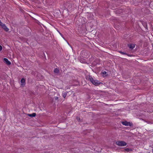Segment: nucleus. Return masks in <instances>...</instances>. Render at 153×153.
<instances>
[{
  "instance_id": "nucleus-1",
  "label": "nucleus",
  "mask_w": 153,
  "mask_h": 153,
  "mask_svg": "<svg viewBox=\"0 0 153 153\" xmlns=\"http://www.w3.org/2000/svg\"><path fill=\"white\" fill-rule=\"evenodd\" d=\"M88 80H89L93 85L95 86H98L100 84L103 85L102 82H100V81L96 80H94L91 76H89V78Z\"/></svg>"
},
{
  "instance_id": "nucleus-2",
  "label": "nucleus",
  "mask_w": 153,
  "mask_h": 153,
  "mask_svg": "<svg viewBox=\"0 0 153 153\" xmlns=\"http://www.w3.org/2000/svg\"><path fill=\"white\" fill-rule=\"evenodd\" d=\"M80 55L83 57L87 58L89 56V52L86 50H83L81 51Z\"/></svg>"
},
{
  "instance_id": "nucleus-3",
  "label": "nucleus",
  "mask_w": 153,
  "mask_h": 153,
  "mask_svg": "<svg viewBox=\"0 0 153 153\" xmlns=\"http://www.w3.org/2000/svg\"><path fill=\"white\" fill-rule=\"evenodd\" d=\"M116 144L121 146H124L126 145L127 143L124 141H118L116 142Z\"/></svg>"
},
{
  "instance_id": "nucleus-4",
  "label": "nucleus",
  "mask_w": 153,
  "mask_h": 153,
  "mask_svg": "<svg viewBox=\"0 0 153 153\" xmlns=\"http://www.w3.org/2000/svg\"><path fill=\"white\" fill-rule=\"evenodd\" d=\"M122 123L123 125L126 126H133L132 123L129 122L125 121L122 122Z\"/></svg>"
},
{
  "instance_id": "nucleus-5",
  "label": "nucleus",
  "mask_w": 153,
  "mask_h": 153,
  "mask_svg": "<svg viewBox=\"0 0 153 153\" xmlns=\"http://www.w3.org/2000/svg\"><path fill=\"white\" fill-rule=\"evenodd\" d=\"M21 87H23L25 86L26 82L24 78H22L20 81Z\"/></svg>"
},
{
  "instance_id": "nucleus-6",
  "label": "nucleus",
  "mask_w": 153,
  "mask_h": 153,
  "mask_svg": "<svg viewBox=\"0 0 153 153\" xmlns=\"http://www.w3.org/2000/svg\"><path fill=\"white\" fill-rule=\"evenodd\" d=\"M123 10L121 9H117L115 11V13L118 15L121 14L123 13Z\"/></svg>"
},
{
  "instance_id": "nucleus-7",
  "label": "nucleus",
  "mask_w": 153,
  "mask_h": 153,
  "mask_svg": "<svg viewBox=\"0 0 153 153\" xmlns=\"http://www.w3.org/2000/svg\"><path fill=\"white\" fill-rule=\"evenodd\" d=\"M4 61L6 64L8 65H10L11 64V62H10L8 59L6 58H4Z\"/></svg>"
},
{
  "instance_id": "nucleus-8",
  "label": "nucleus",
  "mask_w": 153,
  "mask_h": 153,
  "mask_svg": "<svg viewBox=\"0 0 153 153\" xmlns=\"http://www.w3.org/2000/svg\"><path fill=\"white\" fill-rule=\"evenodd\" d=\"M1 27L6 32H8L9 30V28L7 27L5 24L2 25Z\"/></svg>"
},
{
  "instance_id": "nucleus-9",
  "label": "nucleus",
  "mask_w": 153,
  "mask_h": 153,
  "mask_svg": "<svg viewBox=\"0 0 153 153\" xmlns=\"http://www.w3.org/2000/svg\"><path fill=\"white\" fill-rule=\"evenodd\" d=\"M128 46L131 50H132L135 47V45L132 44H128Z\"/></svg>"
},
{
  "instance_id": "nucleus-10",
  "label": "nucleus",
  "mask_w": 153,
  "mask_h": 153,
  "mask_svg": "<svg viewBox=\"0 0 153 153\" xmlns=\"http://www.w3.org/2000/svg\"><path fill=\"white\" fill-rule=\"evenodd\" d=\"M27 92L30 95H35V93L34 91L29 90H28L27 91Z\"/></svg>"
},
{
  "instance_id": "nucleus-11",
  "label": "nucleus",
  "mask_w": 153,
  "mask_h": 153,
  "mask_svg": "<svg viewBox=\"0 0 153 153\" xmlns=\"http://www.w3.org/2000/svg\"><path fill=\"white\" fill-rule=\"evenodd\" d=\"M119 52L120 53H121L122 54L126 55H127V56H131L130 55V54H128V53H126V52H123L121 51H119Z\"/></svg>"
},
{
  "instance_id": "nucleus-12",
  "label": "nucleus",
  "mask_w": 153,
  "mask_h": 153,
  "mask_svg": "<svg viewBox=\"0 0 153 153\" xmlns=\"http://www.w3.org/2000/svg\"><path fill=\"white\" fill-rule=\"evenodd\" d=\"M36 114L35 113H33L32 114H28V116L31 117H34L36 116Z\"/></svg>"
},
{
  "instance_id": "nucleus-13",
  "label": "nucleus",
  "mask_w": 153,
  "mask_h": 153,
  "mask_svg": "<svg viewBox=\"0 0 153 153\" xmlns=\"http://www.w3.org/2000/svg\"><path fill=\"white\" fill-rule=\"evenodd\" d=\"M142 24L146 29H147V25L146 23L145 22H143Z\"/></svg>"
},
{
  "instance_id": "nucleus-14",
  "label": "nucleus",
  "mask_w": 153,
  "mask_h": 153,
  "mask_svg": "<svg viewBox=\"0 0 153 153\" xmlns=\"http://www.w3.org/2000/svg\"><path fill=\"white\" fill-rule=\"evenodd\" d=\"M54 72L55 73L58 74L59 72V71L57 68H55L54 70Z\"/></svg>"
},
{
  "instance_id": "nucleus-15",
  "label": "nucleus",
  "mask_w": 153,
  "mask_h": 153,
  "mask_svg": "<svg viewBox=\"0 0 153 153\" xmlns=\"http://www.w3.org/2000/svg\"><path fill=\"white\" fill-rule=\"evenodd\" d=\"M124 150L125 151L128 152L132 151V150L131 149L128 148H125V149Z\"/></svg>"
},
{
  "instance_id": "nucleus-16",
  "label": "nucleus",
  "mask_w": 153,
  "mask_h": 153,
  "mask_svg": "<svg viewBox=\"0 0 153 153\" xmlns=\"http://www.w3.org/2000/svg\"><path fill=\"white\" fill-rule=\"evenodd\" d=\"M133 1V4L135 5H136V4H137L138 1L137 0H132Z\"/></svg>"
},
{
  "instance_id": "nucleus-17",
  "label": "nucleus",
  "mask_w": 153,
  "mask_h": 153,
  "mask_svg": "<svg viewBox=\"0 0 153 153\" xmlns=\"http://www.w3.org/2000/svg\"><path fill=\"white\" fill-rule=\"evenodd\" d=\"M68 93L67 92L63 93L62 96H67L68 94Z\"/></svg>"
},
{
  "instance_id": "nucleus-18",
  "label": "nucleus",
  "mask_w": 153,
  "mask_h": 153,
  "mask_svg": "<svg viewBox=\"0 0 153 153\" xmlns=\"http://www.w3.org/2000/svg\"><path fill=\"white\" fill-rule=\"evenodd\" d=\"M67 93H68V95L70 96L71 95L72 92L71 91L67 92Z\"/></svg>"
},
{
  "instance_id": "nucleus-19",
  "label": "nucleus",
  "mask_w": 153,
  "mask_h": 153,
  "mask_svg": "<svg viewBox=\"0 0 153 153\" xmlns=\"http://www.w3.org/2000/svg\"><path fill=\"white\" fill-rule=\"evenodd\" d=\"M4 24H3L1 21L0 20V26H1V27L3 25H4Z\"/></svg>"
},
{
  "instance_id": "nucleus-20",
  "label": "nucleus",
  "mask_w": 153,
  "mask_h": 153,
  "mask_svg": "<svg viewBox=\"0 0 153 153\" xmlns=\"http://www.w3.org/2000/svg\"><path fill=\"white\" fill-rule=\"evenodd\" d=\"M107 72L106 71H104L102 72V74H107Z\"/></svg>"
},
{
  "instance_id": "nucleus-21",
  "label": "nucleus",
  "mask_w": 153,
  "mask_h": 153,
  "mask_svg": "<svg viewBox=\"0 0 153 153\" xmlns=\"http://www.w3.org/2000/svg\"><path fill=\"white\" fill-rule=\"evenodd\" d=\"M2 49V47L1 45H0V51H1Z\"/></svg>"
},
{
  "instance_id": "nucleus-22",
  "label": "nucleus",
  "mask_w": 153,
  "mask_h": 153,
  "mask_svg": "<svg viewBox=\"0 0 153 153\" xmlns=\"http://www.w3.org/2000/svg\"><path fill=\"white\" fill-rule=\"evenodd\" d=\"M58 99V97H56L55 98V99L56 100H57Z\"/></svg>"
},
{
  "instance_id": "nucleus-23",
  "label": "nucleus",
  "mask_w": 153,
  "mask_h": 153,
  "mask_svg": "<svg viewBox=\"0 0 153 153\" xmlns=\"http://www.w3.org/2000/svg\"><path fill=\"white\" fill-rule=\"evenodd\" d=\"M149 123L151 124H153V121L149 122Z\"/></svg>"
},
{
  "instance_id": "nucleus-24",
  "label": "nucleus",
  "mask_w": 153,
  "mask_h": 153,
  "mask_svg": "<svg viewBox=\"0 0 153 153\" xmlns=\"http://www.w3.org/2000/svg\"><path fill=\"white\" fill-rule=\"evenodd\" d=\"M59 32V33L60 34V35H61L62 36V34H61V33Z\"/></svg>"
},
{
  "instance_id": "nucleus-25",
  "label": "nucleus",
  "mask_w": 153,
  "mask_h": 153,
  "mask_svg": "<svg viewBox=\"0 0 153 153\" xmlns=\"http://www.w3.org/2000/svg\"><path fill=\"white\" fill-rule=\"evenodd\" d=\"M43 54H44V56L45 57V54L44 52H43Z\"/></svg>"
},
{
  "instance_id": "nucleus-26",
  "label": "nucleus",
  "mask_w": 153,
  "mask_h": 153,
  "mask_svg": "<svg viewBox=\"0 0 153 153\" xmlns=\"http://www.w3.org/2000/svg\"><path fill=\"white\" fill-rule=\"evenodd\" d=\"M77 120H80V118H79L78 119V117L77 118Z\"/></svg>"
},
{
  "instance_id": "nucleus-27",
  "label": "nucleus",
  "mask_w": 153,
  "mask_h": 153,
  "mask_svg": "<svg viewBox=\"0 0 153 153\" xmlns=\"http://www.w3.org/2000/svg\"><path fill=\"white\" fill-rule=\"evenodd\" d=\"M64 98H65V97H66V96H63Z\"/></svg>"
},
{
  "instance_id": "nucleus-28",
  "label": "nucleus",
  "mask_w": 153,
  "mask_h": 153,
  "mask_svg": "<svg viewBox=\"0 0 153 153\" xmlns=\"http://www.w3.org/2000/svg\"><path fill=\"white\" fill-rule=\"evenodd\" d=\"M152 152H153V149H152Z\"/></svg>"
}]
</instances>
